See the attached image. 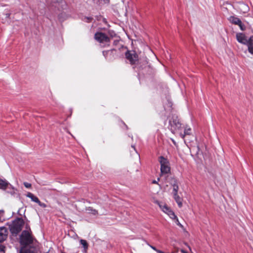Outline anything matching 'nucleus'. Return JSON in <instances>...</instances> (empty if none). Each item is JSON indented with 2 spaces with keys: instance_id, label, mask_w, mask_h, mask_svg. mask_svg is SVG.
<instances>
[{
  "instance_id": "f257e3e1",
  "label": "nucleus",
  "mask_w": 253,
  "mask_h": 253,
  "mask_svg": "<svg viewBox=\"0 0 253 253\" xmlns=\"http://www.w3.org/2000/svg\"><path fill=\"white\" fill-rule=\"evenodd\" d=\"M34 241L36 240L34 238L31 231L24 230L20 236V243L22 247L29 246L31 247L34 245Z\"/></svg>"
},
{
  "instance_id": "f03ea898",
  "label": "nucleus",
  "mask_w": 253,
  "mask_h": 253,
  "mask_svg": "<svg viewBox=\"0 0 253 253\" xmlns=\"http://www.w3.org/2000/svg\"><path fill=\"white\" fill-rule=\"evenodd\" d=\"M24 221L21 217H17L9 225V228L13 235H17L21 230Z\"/></svg>"
},
{
  "instance_id": "7ed1b4c3",
  "label": "nucleus",
  "mask_w": 253,
  "mask_h": 253,
  "mask_svg": "<svg viewBox=\"0 0 253 253\" xmlns=\"http://www.w3.org/2000/svg\"><path fill=\"white\" fill-rule=\"evenodd\" d=\"M94 39L98 42L103 47L109 45L110 39L104 33L97 32L94 35Z\"/></svg>"
},
{
  "instance_id": "20e7f679",
  "label": "nucleus",
  "mask_w": 253,
  "mask_h": 253,
  "mask_svg": "<svg viewBox=\"0 0 253 253\" xmlns=\"http://www.w3.org/2000/svg\"><path fill=\"white\" fill-rule=\"evenodd\" d=\"M169 129L172 133H175L176 131L181 127V124L176 116H173L169 121Z\"/></svg>"
},
{
  "instance_id": "39448f33",
  "label": "nucleus",
  "mask_w": 253,
  "mask_h": 253,
  "mask_svg": "<svg viewBox=\"0 0 253 253\" xmlns=\"http://www.w3.org/2000/svg\"><path fill=\"white\" fill-rule=\"evenodd\" d=\"M159 162L161 164V172L162 174H168L170 172V168L169 162L163 156L159 157Z\"/></svg>"
},
{
  "instance_id": "423d86ee",
  "label": "nucleus",
  "mask_w": 253,
  "mask_h": 253,
  "mask_svg": "<svg viewBox=\"0 0 253 253\" xmlns=\"http://www.w3.org/2000/svg\"><path fill=\"white\" fill-rule=\"evenodd\" d=\"M0 189L6 190L8 193L13 195L15 194V189L12 185L6 180L0 178Z\"/></svg>"
},
{
  "instance_id": "0eeeda50",
  "label": "nucleus",
  "mask_w": 253,
  "mask_h": 253,
  "mask_svg": "<svg viewBox=\"0 0 253 253\" xmlns=\"http://www.w3.org/2000/svg\"><path fill=\"white\" fill-rule=\"evenodd\" d=\"M126 57L132 65L136 64L138 62V55L135 51H127L126 53Z\"/></svg>"
},
{
  "instance_id": "6e6552de",
  "label": "nucleus",
  "mask_w": 253,
  "mask_h": 253,
  "mask_svg": "<svg viewBox=\"0 0 253 253\" xmlns=\"http://www.w3.org/2000/svg\"><path fill=\"white\" fill-rule=\"evenodd\" d=\"M157 203L159 205L160 209L165 212L166 213L168 214V215L171 218V219H174L176 218V216L174 214V212L172 211L168 207V206L163 203H160L158 201L157 202Z\"/></svg>"
},
{
  "instance_id": "1a4fd4ad",
  "label": "nucleus",
  "mask_w": 253,
  "mask_h": 253,
  "mask_svg": "<svg viewBox=\"0 0 253 253\" xmlns=\"http://www.w3.org/2000/svg\"><path fill=\"white\" fill-rule=\"evenodd\" d=\"M228 20L232 24L239 26L241 31H244L246 30V27L245 25L242 22L241 20L237 17L231 16L229 17Z\"/></svg>"
},
{
  "instance_id": "9d476101",
  "label": "nucleus",
  "mask_w": 253,
  "mask_h": 253,
  "mask_svg": "<svg viewBox=\"0 0 253 253\" xmlns=\"http://www.w3.org/2000/svg\"><path fill=\"white\" fill-rule=\"evenodd\" d=\"M27 197L30 198L31 200L37 204L41 207H45L44 204H42L39 198L35 196L33 193L31 192H28V193L26 195Z\"/></svg>"
},
{
  "instance_id": "9b49d317",
  "label": "nucleus",
  "mask_w": 253,
  "mask_h": 253,
  "mask_svg": "<svg viewBox=\"0 0 253 253\" xmlns=\"http://www.w3.org/2000/svg\"><path fill=\"white\" fill-rule=\"evenodd\" d=\"M245 45L247 46L249 52L253 55V36L248 39Z\"/></svg>"
},
{
  "instance_id": "f8f14e48",
  "label": "nucleus",
  "mask_w": 253,
  "mask_h": 253,
  "mask_svg": "<svg viewBox=\"0 0 253 253\" xmlns=\"http://www.w3.org/2000/svg\"><path fill=\"white\" fill-rule=\"evenodd\" d=\"M236 39L237 41L243 44H245L248 39L245 35L242 33H239L236 34Z\"/></svg>"
},
{
  "instance_id": "ddd939ff",
  "label": "nucleus",
  "mask_w": 253,
  "mask_h": 253,
  "mask_svg": "<svg viewBox=\"0 0 253 253\" xmlns=\"http://www.w3.org/2000/svg\"><path fill=\"white\" fill-rule=\"evenodd\" d=\"M7 229L5 227H0V243L4 241L7 236Z\"/></svg>"
},
{
  "instance_id": "4468645a",
  "label": "nucleus",
  "mask_w": 253,
  "mask_h": 253,
  "mask_svg": "<svg viewBox=\"0 0 253 253\" xmlns=\"http://www.w3.org/2000/svg\"><path fill=\"white\" fill-rule=\"evenodd\" d=\"M35 248L32 246L22 247L20 250V253H35Z\"/></svg>"
},
{
  "instance_id": "2eb2a0df",
  "label": "nucleus",
  "mask_w": 253,
  "mask_h": 253,
  "mask_svg": "<svg viewBox=\"0 0 253 253\" xmlns=\"http://www.w3.org/2000/svg\"><path fill=\"white\" fill-rule=\"evenodd\" d=\"M173 198H174L175 201L178 205L179 208H181L182 207V201L183 199L181 198L178 194L173 195Z\"/></svg>"
},
{
  "instance_id": "dca6fc26",
  "label": "nucleus",
  "mask_w": 253,
  "mask_h": 253,
  "mask_svg": "<svg viewBox=\"0 0 253 253\" xmlns=\"http://www.w3.org/2000/svg\"><path fill=\"white\" fill-rule=\"evenodd\" d=\"M80 244L83 246V247L84 248V251L83 252L84 253H86L87 252V250L88 247V245L87 242L86 240L84 239H81L80 240Z\"/></svg>"
},
{
  "instance_id": "f3484780",
  "label": "nucleus",
  "mask_w": 253,
  "mask_h": 253,
  "mask_svg": "<svg viewBox=\"0 0 253 253\" xmlns=\"http://www.w3.org/2000/svg\"><path fill=\"white\" fill-rule=\"evenodd\" d=\"M191 128H185L184 133H180L179 134L180 136L182 138H184V137L187 135H190L191 134Z\"/></svg>"
},
{
  "instance_id": "a211bd4d",
  "label": "nucleus",
  "mask_w": 253,
  "mask_h": 253,
  "mask_svg": "<svg viewBox=\"0 0 253 253\" xmlns=\"http://www.w3.org/2000/svg\"><path fill=\"white\" fill-rule=\"evenodd\" d=\"M178 190H179L178 185H175L174 186V187H172V195L178 194Z\"/></svg>"
},
{
  "instance_id": "6ab92c4d",
  "label": "nucleus",
  "mask_w": 253,
  "mask_h": 253,
  "mask_svg": "<svg viewBox=\"0 0 253 253\" xmlns=\"http://www.w3.org/2000/svg\"><path fill=\"white\" fill-rule=\"evenodd\" d=\"M88 211H89V212L93 215H96L98 213V211L97 210L93 209L90 207L88 208Z\"/></svg>"
},
{
  "instance_id": "aec40b11",
  "label": "nucleus",
  "mask_w": 253,
  "mask_h": 253,
  "mask_svg": "<svg viewBox=\"0 0 253 253\" xmlns=\"http://www.w3.org/2000/svg\"><path fill=\"white\" fill-rule=\"evenodd\" d=\"M171 185L172 187H174V186L175 185H178V181L175 178H173L172 179V181H171Z\"/></svg>"
},
{
  "instance_id": "412c9836",
  "label": "nucleus",
  "mask_w": 253,
  "mask_h": 253,
  "mask_svg": "<svg viewBox=\"0 0 253 253\" xmlns=\"http://www.w3.org/2000/svg\"><path fill=\"white\" fill-rule=\"evenodd\" d=\"M173 219H176V223L177 224V225H178V226H179L181 227H183L182 225L179 222L177 217H176V218H174Z\"/></svg>"
},
{
  "instance_id": "4be33fe9",
  "label": "nucleus",
  "mask_w": 253,
  "mask_h": 253,
  "mask_svg": "<svg viewBox=\"0 0 253 253\" xmlns=\"http://www.w3.org/2000/svg\"><path fill=\"white\" fill-rule=\"evenodd\" d=\"M24 185L25 186V187H26L27 188H31V184L28 182H24Z\"/></svg>"
},
{
  "instance_id": "5701e85b",
  "label": "nucleus",
  "mask_w": 253,
  "mask_h": 253,
  "mask_svg": "<svg viewBox=\"0 0 253 253\" xmlns=\"http://www.w3.org/2000/svg\"><path fill=\"white\" fill-rule=\"evenodd\" d=\"M4 249V247L3 246H0V253H5Z\"/></svg>"
},
{
  "instance_id": "b1692460",
  "label": "nucleus",
  "mask_w": 253,
  "mask_h": 253,
  "mask_svg": "<svg viewBox=\"0 0 253 253\" xmlns=\"http://www.w3.org/2000/svg\"><path fill=\"white\" fill-rule=\"evenodd\" d=\"M85 18L86 19V20H87L86 21L87 22H90L91 20L92 19V18H91V17H85Z\"/></svg>"
},
{
  "instance_id": "393cba45",
  "label": "nucleus",
  "mask_w": 253,
  "mask_h": 253,
  "mask_svg": "<svg viewBox=\"0 0 253 253\" xmlns=\"http://www.w3.org/2000/svg\"><path fill=\"white\" fill-rule=\"evenodd\" d=\"M155 251L157 253H164V252L162 251H161V250H158L157 249H156V250H155Z\"/></svg>"
},
{
  "instance_id": "a878e982",
  "label": "nucleus",
  "mask_w": 253,
  "mask_h": 253,
  "mask_svg": "<svg viewBox=\"0 0 253 253\" xmlns=\"http://www.w3.org/2000/svg\"><path fill=\"white\" fill-rule=\"evenodd\" d=\"M108 51H103V55H104L105 57H106V54H107V53H108Z\"/></svg>"
},
{
  "instance_id": "bb28decb",
  "label": "nucleus",
  "mask_w": 253,
  "mask_h": 253,
  "mask_svg": "<svg viewBox=\"0 0 253 253\" xmlns=\"http://www.w3.org/2000/svg\"><path fill=\"white\" fill-rule=\"evenodd\" d=\"M149 246L151 247V249H153V250H154L155 251V250H156V249H157V248H156L155 247L153 246H152V245H149Z\"/></svg>"
},
{
  "instance_id": "cd10ccee",
  "label": "nucleus",
  "mask_w": 253,
  "mask_h": 253,
  "mask_svg": "<svg viewBox=\"0 0 253 253\" xmlns=\"http://www.w3.org/2000/svg\"><path fill=\"white\" fill-rule=\"evenodd\" d=\"M119 42V41L115 40L114 42V44L116 45Z\"/></svg>"
},
{
  "instance_id": "c85d7f7f",
  "label": "nucleus",
  "mask_w": 253,
  "mask_h": 253,
  "mask_svg": "<svg viewBox=\"0 0 253 253\" xmlns=\"http://www.w3.org/2000/svg\"><path fill=\"white\" fill-rule=\"evenodd\" d=\"M181 253H188L186 251H184V250H181Z\"/></svg>"
},
{
  "instance_id": "c756f323",
  "label": "nucleus",
  "mask_w": 253,
  "mask_h": 253,
  "mask_svg": "<svg viewBox=\"0 0 253 253\" xmlns=\"http://www.w3.org/2000/svg\"><path fill=\"white\" fill-rule=\"evenodd\" d=\"M152 183L154 184H158V181L155 180L153 181Z\"/></svg>"
},
{
  "instance_id": "7c9ffc66",
  "label": "nucleus",
  "mask_w": 253,
  "mask_h": 253,
  "mask_svg": "<svg viewBox=\"0 0 253 253\" xmlns=\"http://www.w3.org/2000/svg\"><path fill=\"white\" fill-rule=\"evenodd\" d=\"M10 16V14L9 13H6V18H8Z\"/></svg>"
},
{
  "instance_id": "2f4dec72",
  "label": "nucleus",
  "mask_w": 253,
  "mask_h": 253,
  "mask_svg": "<svg viewBox=\"0 0 253 253\" xmlns=\"http://www.w3.org/2000/svg\"><path fill=\"white\" fill-rule=\"evenodd\" d=\"M21 210V209H19V210L18 211V214H20V215H21L20 213V211Z\"/></svg>"
},
{
  "instance_id": "473e14b6",
  "label": "nucleus",
  "mask_w": 253,
  "mask_h": 253,
  "mask_svg": "<svg viewBox=\"0 0 253 253\" xmlns=\"http://www.w3.org/2000/svg\"><path fill=\"white\" fill-rule=\"evenodd\" d=\"M63 1V0H58V2H62Z\"/></svg>"
},
{
  "instance_id": "72a5a7b5",
  "label": "nucleus",
  "mask_w": 253,
  "mask_h": 253,
  "mask_svg": "<svg viewBox=\"0 0 253 253\" xmlns=\"http://www.w3.org/2000/svg\"><path fill=\"white\" fill-rule=\"evenodd\" d=\"M131 147H133V148H134V150H135V147H134V146H133V145H131Z\"/></svg>"
},
{
  "instance_id": "f704fd0d",
  "label": "nucleus",
  "mask_w": 253,
  "mask_h": 253,
  "mask_svg": "<svg viewBox=\"0 0 253 253\" xmlns=\"http://www.w3.org/2000/svg\"><path fill=\"white\" fill-rule=\"evenodd\" d=\"M197 148H198V150H199V146H198V147H197Z\"/></svg>"
},
{
  "instance_id": "c9c22d12",
  "label": "nucleus",
  "mask_w": 253,
  "mask_h": 253,
  "mask_svg": "<svg viewBox=\"0 0 253 253\" xmlns=\"http://www.w3.org/2000/svg\"><path fill=\"white\" fill-rule=\"evenodd\" d=\"M157 180H158V181H159L160 180V178H158Z\"/></svg>"
}]
</instances>
